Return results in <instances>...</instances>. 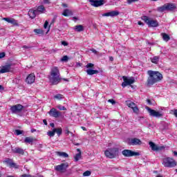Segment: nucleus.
<instances>
[{
  "label": "nucleus",
  "mask_w": 177,
  "mask_h": 177,
  "mask_svg": "<svg viewBox=\"0 0 177 177\" xmlns=\"http://www.w3.org/2000/svg\"><path fill=\"white\" fill-rule=\"evenodd\" d=\"M147 74L148 75L147 85L148 86H152L154 84L160 82L162 80V74L158 71H147Z\"/></svg>",
  "instance_id": "obj_1"
},
{
  "label": "nucleus",
  "mask_w": 177,
  "mask_h": 177,
  "mask_svg": "<svg viewBox=\"0 0 177 177\" xmlns=\"http://www.w3.org/2000/svg\"><path fill=\"white\" fill-rule=\"evenodd\" d=\"M49 81L53 85H57L60 82V72L57 67L54 66L51 68Z\"/></svg>",
  "instance_id": "obj_2"
},
{
  "label": "nucleus",
  "mask_w": 177,
  "mask_h": 177,
  "mask_svg": "<svg viewBox=\"0 0 177 177\" xmlns=\"http://www.w3.org/2000/svg\"><path fill=\"white\" fill-rule=\"evenodd\" d=\"M162 164L166 168H174L176 165V161L172 158L166 157L162 159Z\"/></svg>",
  "instance_id": "obj_3"
},
{
  "label": "nucleus",
  "mask_w": 177,
  "mask_h": 177,
  "mask_svg": "<svg viewBox=\"0 0 177 177\" xmlns=\"http://www.w3.org/2000/svg\"><path fill=\"white\" fill-rule=\"evenodd\" d=\"M104 154L108 158H115V156H118V149L109 148L105 151Z\"/></svg>",
  "instance_id": "obj_4"
},
{
  "label": "nucleus",
  "mask_w": 177,
  "mask_h": 177,
  "mask_svg": "<svg viewBox=\"0 0 177 177\" xmlns=\"http://www.w3.org/2000/svg\"><path fill=\"white\" fill-rule=\"evenodd\" d=\"M175 9H176V6H175V4L174 3H169L163 5L161 7H158V11L162 12H165V10H170V11L175 10Z\"/></svg>",
  "instance_id": "obj_5"
},
{
  "label": "nucleus",
  "mask_w": 177,
  "mask_h": 177,
  "mask_svg": "<svg viewBox=\"0 0 177 177\" xmlns=\"http://www.w3.org/2000/svg\"><path fill=\"white\" fill-rule=\"evenodd\" d=\"M141 19L149 27H158V22L156 20L150 19L147 16H143Z\"/></svg>",
  "instance_id": "obj_6"
},
{
  "label": "nucleus",
  "mask_w": 177,
  "mask_h": 177,
  "mask_svg": "<svg viewBox=\"0 0 177 177\" xmlns=\"http://www.w3.org/2000/svg\"><path fill=\"white\" fill-rule=\"evenodd\" d=\"M124 82L122 83V88H125V86H128V85H132L135 82V77H127V76H123Z\"/></svg>",
  "instance_id": "obj_7"
},
{
  "label": "nucleus",
  "mask_w": 177,
  "mask_h": 177,
  "mask_svg": "<svg viewBox=\"0 0 177 177\" xmlns=\"http://www.w3.org/2000/svg\"><path fill=\"white\" fill-rule=\"evenodd\" d=\"M68 168V162L62 163L61 165H58L55 166V171L57 172H66V170Z\"/></svg>",
  "instance_id": "obj_8"
},
{
  "label": "nucleus",
  "mask_w": 177,
  "mask_h": 177,
  "mask_svg": "<svg viewBox=\"0 0 177 177\" xmlns=\"http://www.w3.org/2000/svg\"><path fill=\"white\" fill-rule=\"evenodd\" d=\"M122 154L124 157H133L136 156H140V153L139 152H135L133 151L129 150V149H124L122 151Z\"/></svg>",
  "instance_id": "obj_9"
},
{
  "label": "nucleus",
  "mask_w": 177,
  "mask_h": 177,
  "mask_svg": "<svg viewBox=\"0 0 177 177\" xmlns=\"http://www.w3.org/2000/svg\"><path fill=\"white\" fill-rule=\"evenodd\" d=\"M147 110L149 113L151 117H156V118H160L162 117V113L160 111H157L154 109H151L149 107H147Z\"/></svg>",
  "instance_id": "obj_10"
},
{
  "label": "nucleus",
  "mask_w": 177,
  "mask_h": 177,
  "mask_svg": "<svg viewBox=\"0 0 177 177\" xmlns=\"http://www.w3.org/2000/svg\"><path fill=\"white\" fill-rule=\"evenodd\" d=\"M91 6L94 8H99V6H103L106 3L104 0H89Z\"/></svg>",
  "instance_id": "obj_11"
},
{
  "label": "nucleus",
  "mask_w": 177,
  "mask_h": 177,
  "mask_svg": "<svg viewBox=\"0 0 177 177\" xmlns=\"http://www.w3.org/2000/svg\"><path fill=\"white\" fill-rule=\"evenodd\" d=\"M48 114H49L50 117H53L54 118H59V117L62 115V113H60V111H57V109L55 108H52L48 112Z\"/></svg>",
  "instance_id": "obj_12"
},
{
  "label": "nucleus",
  "mask_w": 177,
  "mask_h": 177,
  "mask_svg": "<svg viewBox=\"0 0 177 177\" xmlns=\"http://www.w3.org/2000/svg\"><path fill=\"white\" fill-rule=\"evenodd\" d=\"M23 109H24V106L20 104L14 105L10 107V110L13 114H17V113H20Z\"/></svg>",
  "instance_id": "obj_13"
},
{
  "label": "nucleus",
  "mask_w": 177,
  "mask_h": 177,
  "mask_svg": "<svg viewBox=\"0 0 177 177\" xmlns=\"http://www.w3.org/2000/svg\"><path fill=\"white\" fill-rule=\"evenodd\" d=\"M149 145L151 149V150H153V151H158L160 150H164V149H165V147L164 146H161V147H158L156 145L154 144V142L150 141L149 142Z\"/></svg>",
  "instance_id": "obj_14"
},
{
  "label": "nucleus",
  "mask_w": 177,
  "mask_h": 177,
  "mask_svg": "<svg viewBox=\"0 0 177 177\" xmlns=\"http://www.w3.org/2000/svg\"><path fill=\"white\" fill-rule=\"evenodd\" d=\"M130 146H137L138 145H142V141L139 138H131L129 141Z\"/></svg>",
  "instance_id": "obj_15"
},
{
  "label": "nucleus",
  "mask_w": 177,
  "mask_h": 177,
  "mask_svg": "<svg viewBox=\"0 0 177 177\" xmlns=\"http://www.w3.org/2000/svg\"><path fill=\"white\" fill-rule=\"evenodd\" d=\"M26 82L27 84H34L35 82V75L34 73H30L26 79Z\"/></svg>",
  "instance_id": "obj_16"
},
{
  "label": "nucleus",
  "mask_w": 177,
  "mask_h": 177,
  "mask_svg": "<svg viewBox=\"0 0 177 177\" xmlns=\"http://www.w3.org/2000/svg\"><path fill=\"white\" fill-rule=\"evenodd\" d=\"M119 15H120V12H118V11H111L109 12H106V13L102 14V17H114L115 16H118Z\"/></svg>",
  "instance_id": "obj_17"
},
{
  "label": "nucleus",
  "mask_w": 177,
  "mask_h": 177,
  "mask_svg": "<svg viewBox=\"0 0 177 177\" xmlns=\"http://www.w3.org/2000/svg\"><path fill=\"white\" fill-rule=\"evenodd\" d=\"M12 151L15 154H21V156L24 154V150L19 147L12 148Z\"/></svg>",
  "instance_id": "obj_18"
},
{
  "label": "nucleus",
  "mask_w": 177,
  "mask_h": 177,
  "mask_svg": "<svg viewBox=\"0 0 177 177\" xmlns=\"http://www.w3.org/2000/svg\"><path fill=\"white\" fill-rule=\"evenodd\" d=\"M10 71V65H6L0 70V74H5V73H9Z\"/></svg>",
  "instance_id": "obj_19"
},
{
  "label": "nucleus",
  "mask_w": 177,
  "mask_h": 177,
  "mask_svg": "<svg viewBox=\"0 0 177 177\" xmlns=\"http://www.w3.org/2000/svg\"><path fill=\"white\" fill-rule=\"evenodd\" d=\"M28 15L29 17H30V19H35V17H37V10L30 9L28 11Z\"/></svg>",
  "instance_id": "obj_20"
},
{
  "label": "nucleus",
  "mask_w": 177,
  "mask_h": 177,
  "mask_svg": "<svg viewBox=\"0 0 177 177\" xmlns=\"http://www.w3.org/2000/svg\"><path fill=\"white\" fill-rule=\"evenodd\" d=\"M86 73H87L88 75H93L95 74H99V71L88 68L86 71Z\"/></svg>",
  "instance_id": "obj_21"
},
{
  "label": "nucleus",
  "mask_w": 177,
  "mask_h": 177,
  "mask_svg": "<svg viewBox=\"0 0 177 177\" xmlns=\"http://www.w3.org/2000/svg\"><path fill=\"white\" fill-rule=\"evenodd\" d=\"M56 154L57 156H59V157H63L64 158H68V153L66 152L57 151Z\"/></svg>",
  "instance_id": "obj_22"
},
{
  "label": "nucleus",
  "mask_w": 177,
  "mask_h": 177,
  "mask_svg": "<svg viewBox=\"0 0 177 177\" xmlns=\"http://www.w3.org/2000/svg\"><path fill=\"white\" fill-rule=\"evenodd\" d=\"M62 15L63 16H65V17H68V16H73V12L68 9H65L62 12Z\"/></svg>",
  "instance_id": "obj_23"
},
{
  "label": "nucleus",
  "mask_w": 177,
  "mask_h": 177,
  "mask_svg": "<svg viewBox=\"0 0 177 177\" xmlns=\"http://www.w3.org/2000/svg\"><path fill=\"white\" fill-rule=\"evenodd\" d=\"M73 30L77 32H81V31H84V26L82 25H77L74 26Z\"/></svg>",
  "instance_id": "obj_24"
},
{
  "label": "nucleus",
  "mask_w": 177,
  "mask_h": 177,
  "mask_svg": "<svg viewBox=\"0 0 177 177\" xmlns=\"http://www.w3.org/2000/svg\"><path fill=\"white\" fill-rule=\"evenodd\" d=\"M150 60L151 63H153L154 64H158V62L160 61V57L154 56L153 57H151Z\"/></svg>",
  "instance_id": "obj_25"
},
{
  "label": "nucleus",
  "mask_w": 177,
  "mask_h": 177,
  "mask_svg": "<svg viewBox=\"0 0 177 177\" xmlns=\"http://www.w3.org/2000/svg\"><path fill=\"white\" fill-rule=\"evenodd\" d=\"M161 35L162 37L163 41H165V42H168L169 39H171V37H169V35H168L167 33H161Z\"/></svg>",
  "instance_id": "obj_26"
},
{
  "label": "nucleus",
  "mask_w": 177,
  "mask_h": 177,
  "mask_svg": "<svg viewBox=\"0 0 177 177\" xmlns=\"http://www.w3.org/2000/svg\"><path fill=\"white\" fill-rule=\"evenodd\" d=\"M77 151H78V153H77L75 156V161L77 162L81 159V150L80 149H77Z\"/></svg>",
  "instance_id": "obj_27"
},
{
  "label": "nucleus",
  "mask_w": 177,
  "mask_h": 177,
  "mask_svg": "<svg viewBox=\"0 0 177 177\" xmlns=\"http://www.w3.org/2000/svg\"><path fill=\"white\" fill-rule=\"evenodd\" d=\"M36 11H37V13H38V12L39 13H45V7L44 6H40L37 8Z\"/></svg>",
  "instance_id": "obj_28"
},
{
  "label": "nucleus",
  "mask_w": 177,
  "mask_h": 177,
  "mask_svg": "<svg viewBox=\"0 0 177 177\" xmlns=\"http://www.w3.org/2000/svg\"><path fill=\"white\" fill-rule=\"evenodd\" d=\"M25 143H32L34 142V138L32 137H26L24 140Z\"/></svg>",
  "instance_id": "obj_29"
},
{
  "label": "nucleus",
  "mask_w": 177,
  "mask_h": 177,
  "mask_svg": "<svg viewBox=\"0 0 177 177\" xmlns=\"http://www.w3.org/2000/svg\"><path fill=\"white\" fill-rule=\"evenodd\" d=\"M127 106L133 109V108L136 106V104H135V102H132L131 101H127Z\"/></svg>",
  "instance_id": "obj_30"
},
{
  "label": "nucleus",
  "mask_w": 177,
  "mask_h": 177,
  "mask_svg": "<svg viewBox=\"0 0 177 177\" xmlns=\"http://www.w3.org/2000/svg\"><path fill=\"white\" fill-rule=\"evenodd\" d=\"M54 131L55 133H57V136H60L63 133V129L62 128L54 129Z\"/></svg>",
  "instance_id": "obj_31"
},
{
  "label": "nucleus",
  "mask_w": 177,
  "mask_h": 177,
  "mask_svg": "<svg viewBox=\"0 0 177 177\" xmlns=\"http://www.w3.org/2000/svg\"><path fill=\"white\" fill-rule=\"evenodd\" d=\"M55 133H56L55 129H53V131H49L47 132V135L50 136V138H53V136H55Z\"/></svg>",
  "instance_id": "obj_32"
},
{
  "label": "nucleus",
  "mask_w": 177,
  "mask_h": 177,
  "mask_svg": "<svg viewBox=\"0 0 177 177\" xmlns=\"http://www.w3.org/2000/svg\"><path fill=\"white\" fill-rule=\"evenodd\" d=\"M3 162L7 164V165H8V167H10L12 164L13 163V160H12V159H7V160H4Z\"/></svg>",
  "instance_id": "obj_33"
},
{
  "label": "nucleus",
  "mask_w": 177,
  "mask_h": 177,
  "mask_svg": "<svg viewBox=\"0 0 177 177\" xmlns=\"http://www.w3.org/2000/svg\"><path fill=\"white\" fill-rule=\"evenodd\" d=\"M64 96L62 94H57L54 96V99H57V100H62V99H64Z\"/></svg>",
  "instance_id": "obj_34"
},
{
  "label": "nucleus",
  "mask_w": 177,
  "mask_h": 177,
  "mask_svg": "<svg viewBox=\"0 0 177 177\" xmlns=\"http://www.w3.org/2000/svg\"><path fill=\"white\" fill-rule=\"evenodd\" d=\"M10 24H12V26H19V22L17 21V20L13 18H11V21Z\"/></svg>",
  "instance_id": "obj_35"
},
{
  "label": "nucleus",
  "mask_w": 177,
  "mask_h": 177,
  "mask_svg": "<svg viewBox=\"0 0 177 177\" xmlns=\"http://www.w3.org/2000/svg\"><path fill=\"white\" fill-rule=\"evenodd\" d=\"M132 110L135 114H139V108H138V106L136 105Z\"/></svg>",
  "instance_id": "obj_36"
},
{
  "label": "nucleus",
  "mask_w": 177,
  "mask_h": 177,
  "mask_svg": "<svg viewBox=\"0 0 177 177\" xmlns=\"http://www.w3.org/2000/svg\"><path fill=\"white\" fill-rule=\"evenodd\" d=\"M34 32H36V34H44V30L41 29H35Z\"/></svg>",
  "instance_id": "obj_37"
},
{
  "label": "nucleus",
  "mask_w": 177,
  "mask_h": 177,
  "mask_svg": "<svg viewBox=\"0 0 177 177\" xmlns=\"http://www.w3.org/2000/svg\"><path fill=\"white\" fill-rule=\"evenodd\" d=\"M68 57L67 55H65L62 57L61 62H68Z\"/></svg>",
  "instance_id": "obj_38"
},
{
  "label": "nucleus",
  "mask_w": 177,
  "mask_h": 177,
  "mask_svg": "<svg viewBox=\"0 0 177 177\" xmlns=\"http://www.w3.org/2000/svg\"><path fill=\"white\" fill-rule=\"evenodd\" d=\"M10 168H15V169H17L19 168V165L12 162V164Z\"/></svg>",
  "instance_id": "obj_39"
},
{
  "label": "nucleus",
  "mask_w": 177,
  "mask_h": 177,
  "mask_svg": "<svg viewBox=\"0 0 177 177\" xmlns=\"http://www.w3.org/2000/svg\"><path fill=\"white\" fill-rule=\"evenodd\" d=\"M83 176H91V171H86L85 172H84Z\"/></svg>",
  "instance_id": "obj_40"
},
{
  "label": "nucleus",
  "mask_w": 177,
  "mask_h": 177,
  "mask_svg": "<svg viewBox=\"0 0 177 177\" xmlns=\"http://www.w3.org/2000/svg\"><path fill=\"white\" fill-rule=\"evenodd\" d=\"M93 64H92V63H88V64H87L86 65V68H92L93 67Z\"/></svg>",
  "instance_id": "obj_41"
},
{
  "label": "nucleus",
  "mask_w": 177,
  "mask_h": 177,
  "mask_svg": "<svg viewBox=\"0 0 177 177\" xmlns=\"http://www.w3.org/2000/svg\"><path fill=\"white\" fill-rule=\"evenodd\" d=\"M3 20H4L5 21H7V23H10L12 18L4 17L3 18Z\"/></svg>",
  "instance_id": "obj_42"
},
{
  "label": "nucleus",
  "mask_w": 177,
  "mask_h": 177,
  "mask_svg": "<svg viewBox=\"0 0 177 177\" xmlns=\"http://www.w3.org/2000/svg\"><path fill=\"white\" fill-rule=\"evenodd\" d=\"M57 108H58L59 110H66V107H64V106H62L60 104L57 105Z\"/></svg>",
  "instance_id": "obj_43"
},
{
  "label": "nucleus",
  "mask_w": 177,
  "mask_h": 177,
  "mask_svg": "<svg viewBox=\"0 0 177 177\" xmlns=\"http://www.w3.org/2000/svg\"><path fill=\"white\" fill-rule=\"evenodd\" d=\"M15 133L16 135L19 136V135H21V133H23V131H20V130H15Z\"/></svg>",
  "instance_id": "obj_44"
},
{
  "label": "nucleus",
  "mask_w": 177,
  "mask_h": 177,
  "mask_svg": "<svg viewBox=\"0 0 177 177\" xmlns=\"http://www.w3.org/2000/svg\"><path fill=\"white\" fill-rule=\"evenodd\" d=\"M48 26H49V22H48V21H46L44 25V28H48Z\"/></svg>",
  "instance_id": "obj_45"
},
{
  "label": "nucleus",
  "mask_w": 177,
  "mask_h": 177,
  "mask_svg": "<svg viewBox=\"0 0 177 177\" xmlns=\"http://www.w3.org/2000/svg\"><path fill=\"white\" fill-rule=\"evenodd\" d=\"M139 0H127V3L130 5V3H132L133 2H138Z\"/></svg>",
  "instance_id": "obj_46"
},
{
  "label": "nucleus",
  "mask_w": 177,
  "mask_h": 177,
  "mask_svg": "<svg viewBox=\"0 0 177 177\" xmlns=\"http://www.w3.org/2000/svg\"><path fill=\"white\" fill-rule=\"evenodd\" d=\"M109 103H111V104H115V101L113 99H110L108 100Z\"/></svg>",
  "instance_id": "obj_47"
},
{
  "label": "nucleus",
  "mask_w": 177,
  "mask_h": 177,
  "mask_svg": "<svg viewBox=\"0 0 177 177\" xmlns=\"http://www.w3.org/2000/svg\"><path fill=\"white\" fill-rule=\"evenodd\" d=\"M5 56H6L5 53H0V59H3Z\"/></svg>",
  "instance_id": "obj_48"
},
{
  "label": "nucleus",
  "mask_w": 177,
  "mask_h": 177,
  "mask_svg": "<svg viewBox=\"0 0 177 177\" xmlns=\"http://www.w3.org/2000/svg\"><path fill=\"white\" fill-rule=\"evenodd\" d=\"M62 45H63L64 46H68V43L63 41H62Z\"/></svg>",
  "instance_id": "obj_49"
},
{
  "label": "nucleus",
  "mask_w": 177,
  "mask_h": 177,
  "mask_svg": "<svg viewBox=\"0 0 177 177\" xmlns=\"http://www.w3.org/2000/svg\"><path fill=\"white\" fill-rule=\"evenodd\" d=\"M91 52H93V53H95L96 55V53H97V51L95 49V48H92Z\"/></svg>",
  "instance_id": "obj_50"
},
{
  "label": "nucleus",
  "mask_w": 177,
  "mask_h": 177,
  "mask_svg": "<svg viewBox=\"0 0 177 177\" xmlns=\"http://www.w3.org/2000/svg\"><path fill=\"white\" fill-rule=\"evenodd\" d=\"M3 91H5V88L2 86V85H0V92H2Z\"/></svg>",
  "instance_id": "obj_51"
},
{
  "label": "nucleus",
  "mask_w": 177,
  "mask_h": 177,
  "mask_svg": "<svg viewBox=\"0 0 177 177\" xmlns=\"http://www.w3.org/2000/svg\"><path fill=\"white\" fill-rule=\"evenodd\" d=\"M65 133H66V135H70V133H71V131H68V130L67 129V130H66Z\"/></svg>",
  "instance_id": "obj_52"
},
{
  "label": "nucleus",
  "mask_w": 177,
  "mask_h": 177,
  "mask_svg": "<svg viewBox=\"0 0 177 177\" xmlns=\"http://www.w3.org/2000/svg\"><path fill=\"white\" fill-rule=\"evenodd\" d=\"M30 131L32 132V133H34V132H37V129H32L30 130Z\"/></svg>",
  "instance_id": "obj_53"
},
{
  "label": "nucleus",
  "mask_w": 177,
  "mask_h": 177,
  "mask_svg": "<svg viewBox=\"0 0 177 177\" xmlns=\"http://www.w3.org/2000/svg\"><path fill=\"white\" fill-rule=\"evenodd\" d=\"M43 122H44V125H48V122L46 121V120H44Z\"/></svg>",
  "instance_id": "obj_54"
},
{
  "label": "nucleus",
  "mask_w": 177,
  "mask_h": 177,
  "mask_svg": "<svg viewBox=\"0 0 177 177\" xmlns=\"http://www.w3.org/2000/svg\"><path fill=\"white\" fill-rule=\"evenodd\" d=\"M50 127H51L52 128H55V123H50Z\"/></svg>",
  "instance_id": "obj_55"
},
{
  "label": "nucleus",
  "mask_w": 177,
  "mask_h": 177,
  "mask_svg": "<svg viewBox=\"0 0 177 177\" xmlns=\"http://www.w3.org/2000/svg\"><path fill=\"white\" fill-rule=\"evenodd\" d=\"M138 26H143V24H142V21H139L138 22Z\"/></svg>",
  "instance_id": "obj_56"
},
{
  "label": "nucleus",
  "mask_w": 177,
  "mask_h": 177,
  "mask_svg": "<svg viewBox=\"0 0 177 177\" xmlns=\"http://www.w3.org/2000/svg\"><path fill=\"white\" fill-rule=\"evenodd\" d=\"M148 104H151V101L150 100H147Z\"/></svg>",
  "instance_id": "obj_57"
},
{
  "label": "nucleus",
  "mask_w": 177,
  "mask_h": 177,
  "mask_svg": "<svg viewBox=\"0 0 177 177\" xmlns=\"http://www.w3.org/2000/svg\"><path fill=\"white\" fill-rule=\"evenodd\" d=\"M44 3H49V0H44Z\"/></svg>",
  "instance_id": "obj_58"
},
{
  "label": "nucleus",
  "mask_w": 177,
  "mask_h": 177,
  "mask_svg": "<svg viewBox=\"0 0 177 177\" xmlns=\"http://www.w3.org/2000/svg\"><path fill=\"white\" fill-rule=\"evenodd\" d=\"M173 154H174L176 157H177V152H176V151H173Z\"/></svg>",
  "instance_id": "obj_59"
},
{
  "label": "nucleus",
  "mask_w": 177,
  "mask_h": 177,
  "mask_svg": "<svg viewBox=\"0 0 177 177\" xmlns=\"http://www.w3.org/2000/svg\"><path fill=\"white\" fill-rule=\"evenodd\" d=\"M62 6L64 7V8H67V4H66V3H62Z\"/></svg>",
  "instance_id": "obj_60"
},
{
  "label": "nucleus",
  "mask_w": 177,
  "mask_h": 177,
  "mask_svg": "<svg viewBox=\"0 0 177 177\" xmlns=\"http://www.w3.org/2000/svg\"><path fill=\"white\" fill-rule=\"evenodd\" d=\"M23 48H24V49H28L30 47H28V46H24Z\"/></svg>",
  "instance_id": "obj_61"
},
{
  "label": "nucleus",
  "mask_w": 177,
  "mask_h": 177,
  "mask_svg": "<svg viewBox=\"0 0 177 177\" xmlns=\"http://www.w3.org/2000/svg\"><path fill=\"white\" fill-rule=\"evenodd\" d=\"M109 59L111 60V62H113V60H114V58L113 57H110Z\"/></svg>",
  "instance_id": "obj_62"
},
{
  "label": "nucleus",
  "mask_w": 177,
  "mask_h": 177,
  "mask_svg": "<svg viewBox=\"0 0 177 177\" xmlns=\"http://www.w3.org/2000/svg\"><path fill=\"white\" fill-rule=\"evenodd\" d=\"M82 129H83V131H86V128H85L84 127H82Z\"/></svg>",
  "instance_id": "obj_63"
},
{
  "label": "nucleus",
  "mask_w": 177,
  "mask_h": 177,
  "mask_svg": "<svg viewBox=\"0 0 177 177\" xmlns=\"http://www.w3.org/2000/svg\"><path fill=\"white\" fill-rule=\"evenodd\" d=\"M69 134H70L72 137L74 136V133H73V132L69 133Z\"/></svg>",
  "instance_id": "obj_64"
}]
</instances>
